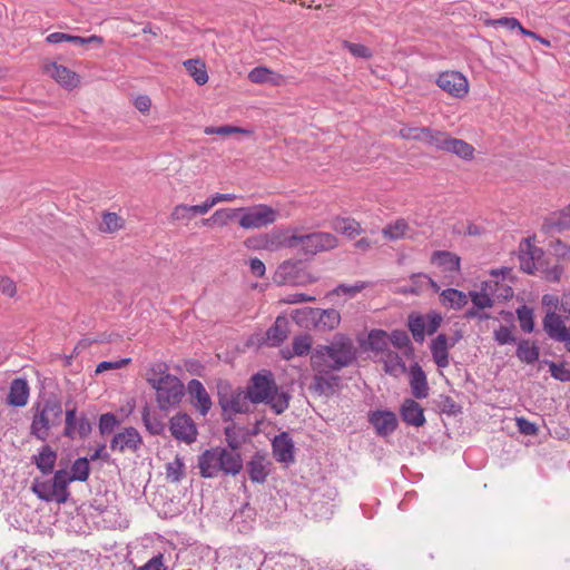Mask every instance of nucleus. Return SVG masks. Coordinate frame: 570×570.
Listing matches in <instances>:
<instances>
[{
	"mask_svg": "<svg viewBox=\"0 0 570 570\" xmlns=\"http://www.w3.org/2000/svg\"><path fill=\"white\" fill-rule=\"evenodd\" d=\"M357 350L348 336L334 335L327 345H317L312 351L311 366L314 372H337L356 360Z\"/></svg>",
	"mask_w": 570,
	"mask_h": 570,
	"instance_id": "1",
	"label": "nucleus"
},
{
	"mask_svg": "<svg viewBox=\"0 0 570 570\" xmlns=\"http://www.w3.org/2000/svg\"><path fill=\"white\" fill-rule=\"evenodd\" d=\"M246 391L252 404H267L277 415L284 413L289 406L291 394L279 390L274 374L268 370H262L252 375Z\"/></svg>",
	"mask_w": 570,
	"mask_h": 570,
	"instance_id": "2",
	"label": "nucleus"
},
{
	"mask_svg": "<svg viewBox=\"0 0 570 570\" xmlns=\"http://www.w3.org/2000/svg\"><path fill=\"white\" fill-rule=\"evenodd\" d=\"M147 382L156 390V400L161 411L179 404L184 396V384L168 373L165 363L154 364L146 373Z\"/></svg>",
	"mask_w": 570,
	"mask_h": 570,
	"instance_id": "3",
	"label": "nucleus"
},
{
	"mask_svg": "<svg viewBox=\"0 0 570 570\" xmlns=\"http://www.w3.org/2000/svg\"><path fill=\"white\" fill-rule=\"evenodd\" d=\"M199 474L212 479L219 473L236 475L243 470V459L239 452H229L228 449L215 446L205 450L198 456Z\"/></svg>",
	"mask_w": 570,
	"mask_h": 570,
	"instance_id": "4",
	"label": "nucleus"
},
{
	"mask_svg": "<svg viewBox=\"0 0 570 570\" xmlns=\"http://www.w3.org/2000/svg\"><path fill=\"white\" fill-rule=\"evenodd\" d=\"M520 268L527 274H534L538 271H544L548 281L558 282L563 272L562 267L554 265L552 268H546L544 252L534 246L530 238H524L519 247Z\"/></svg>",
	"mask_w": 570,
	"mask_h": 570,
	"instance_id": "5",
	"label": "nucleus"
},
{
	"mask_svg": "<svg viewBox=\"0 0 570 570\" xmlns=\"http://www.w3.org/2000/svg\"><path fill=\"white\" fill-rule=\"evenodd\" d=\"M295 249L304 255H316L334 249L338 245L335 235L326 232H314L304 235L295 234Z\"/></svg>",
	"mask_w": 570,
	"mask_h": 570,
	"instance_id": "6",
	"label": "nucleus"
},
{
	"mask_svg": "<svg viewBox=\"0 0 570 570\" xmlns=\"http://www.w3.org/2000/svg\"><path fill=\"white\" fill-rule=\"evenodd\" d=\"M69 483L67 470L60 469L56 471L51 480L38 483V498L58 504L65 503L70 495L68 490Z\"/></svg>",
	"mask_w": 570,
	"mask_h": 570,
	"instance_id": "7",
	"label": "nucleus"
},
{
	"mask_svg": "<svg viewBox=\"0 0 570 570\" xmlns=\"http://www.w3.org/2000/svg\"><path fill=\"white\" fill-rule=\"evenodd\" d=\"M278 210L261 204L253 207H244L238 224L244 229H259L274 224L277 220Z\"/></svg>",
	"mask_w": 570,
	"mask_h": 570,
	"instance_id": "8",
	"label": "nucleus"
},
{
	"mask_svg": "<svg viewBox=\"0 0 570 570\" xmlns=\"http://www.w3.org/2000/svg\"><path fill=\"white\" fill-rule=\"evenodd\" d=\"M62 407L59 395L51 393L45 399L41 412L38 411V439H45L52 426L61 423Z\"/></svg>",
	"mask_w": 570,
	"mask_h": 570,
	"instance_id": "9",
	"label": "nucleus"
},
{
	"mask_svg": "<svg viewBox=\"0 0 570 570\" xmlns=\"http://www.w3.org/2000/svg\"><path fill=\"white\" fill-rule=\"evenodd\" d=\"M218 403L224 413H248L252 402L246 390H232L228 384H225L218 386Z\"/></svg>",
	"mask_w": 570,
	"mask_h": 570,
	"instance_id": "10",
	"label": "nucleus"
},
{
	"mask_svg": "<svg viewBox=\"0 0 570 570\" xmlns=\"http://www.w3.org/2000/svg\"><path fill=\"white\" fill-rule=\"evenodd\" d=\"M438 86L455 98H463L469 91L466 78L458 71L442 72L436 79Z\"/></svg>",
	"mask_w": 570,
	"mask_h": 570,
	"instance_id": "11",
	"label": "nucleus"
},
{
	"mask_svg": "<svg viewBox=\"0 0 570 570\" xmlns=\"http://www.w3.org/2000/svg\"><path fill=\"white\" fill-rule=\"evenodd\" d=\"M169 430L171 435L187 444L197 438V429L193 419L186 413H178L170 419Z\"/></svg>",
	"mask_w": 570,
	"mask_h": 570,
	"instance_id": "12",
	"label": "nucleus"
},
{
	"mask_svg": "<svg viewBox=\"0 0 570 570\" xmlns=\"http://www.w3.org/2000/svg\"><path fill=\"white\" fill-rule=\"evenodd\" d=\"M272 465L268 455L264 451H257L246 464L249 480L253 483H264L269 475Z\"/></svg>",
	"mask_w": 570,
	"mask_h": 570,
	"instance_id": "13",
	"label": "nucleus"
},
{
	"mask_svg": "<svg viewBox=\"0 0 570 570\" xmlns=\"http://www.w3.org/2000/svg\"><path fill=\"white\" fill-rule=\"evenodd\" d=\"M543 331L554 342L569 341L570 328H568L561 315L553 311L547 312L542 320Z\"/></svg>",
	"mask_w": 570,
	"mask_h": 570,
	"instance_id": "14",
	"label": "nucleus"
},
{
	"mask_svg": "<svg viewBox=\"0 0 570 570\" xmlns=\"http://www.w3.org/2000/svg\"><path fill=\"white\" fill-rule=\"evenodd\" d=\"M43 71L67 90H72L80 83L79 75L62 65L56 62L46 65Z\"/></svg>",
	"mask_w": 570,
	"mask_h": 570,
	"instance_id": "15",
	"label": "nucleus"
},
{
	"mask_svg": "<svg viewBox=\"0 0 570 570\" xmlns=\"http://www.w3.org/2000/svg\"><path fill=\"white\" fill-rule=\"evenodd\" d=\"M368 422L375 429L380 436L392 434L397 428V417L394 412L389 410H376L368 414Z\"/></svg>",
	"mask_w": 570,
	"mask_h": 570,
	"instance_id": "16",
	"label": "nucleus"
},
{
	"mask_svg": "<svg viewBox=\"0 0 570 570\" xmlns=\"http://www.w3.org/2000/svg\"><path fill=\"white\" fill-rule=\"evenodd\" d=\"M142 443L141 436L135 428H126L125 431L117 433L111 442L112 451L125 452L127 450L136 452Z\"/></svg>",
	"mask_w": 570,
	"mask_h": 570,
	"instance_id": "17",
	"label": "nucleus"
},
{
	"mask_svg": "<svg viewBox=\"0 0 570 570\" xmlns=\"http://www.w3.org/2000/svg\"><path fill=\"white\" fill-rule=\"evenodd\" d=\"M272 450L277 462L289 464L295 461L294 442L287 432H282L273 439Z\"/></svg>",
	"mask_w": 570,
	"mask_h": 570,
	"instance_id": "18",
	"label": "nucleus"
},
{
	"mask_svg": "<svg viewBox=\"0 0 570 570\" xmlns=\"http://www.w3.org/2000/svg\"><path fill=\"white\" fill-rule=\"evenodd\" d=\"M400 415L407 425L420 428L425 424L423 407L413 399H405L403 401Z\"/></svg>",
	"mask_w": 570,
	"mask_h": 570,
	"instance_id": "19",
	"label": "nucleus"
},
{
	"mask_svg": "<svg viewBox=\"0 0 570 570\" xmlns=\"http://www.w3.org/2000/svg\"><path fill=\"white\" fill-rule=\"evenodd\" d=\"M338 383L340 376L332 374V372H315L308 389L318 395H330L334 393Z\"/></svg>",
	"mask_w": 570,
	"mask_h": 570,
	"instance_id": "20",
	"label": "nucleus"
},
{
	"mask_svg": "<svg viewBox=\"0 0 570 570\" xmlns=\"http://www.w3.org/2000/svg\"><path fill=\"white\" fill-rule=\"evenodd\" d=\"M46 41L48 43H52V45L60 43V42H70L78 47H85V46L91 45V43H94L96 46H101L104 43V39L100 36L92 35L90 37L85 38V37L72 36V35H68V33H63V32H53L46 38Z\"/></svg>",
	"mask_w": 570,
	"mask_h": 570,
	"instance_id": "21",
	"label": "nucleus"
},
{
	"mask_svg": "<svg viewBox=\"0 0 570 570\" xmlns=\"http://www.w3.org/2000/svg\"><path fill=\"white\" fill-rule=\"evenodd\" d=\"M188 393L194 405L199 409L203 415H206L212 407V401L203 383L196 379L189 381Z\"/></svg>",
	"mask_w": 570,
	"mask_h": 570,
	"instance_id": "22",
	"label": "nucleus"
},
{
	"mask_svg": "<svg viewBox=\"0 0 570 570\" xmlns=\"http://www.w3.org/2000/svg\"><path fill=\"white\" fill-rule=\"evenodd\" d=\"M410 386L415 399H425L429 395V385L424 371L415 363L410 368Z\"/></svg>",
	"mask_w": 570,
	"mask_h": 570,
	"instance_id": "23",
	"label": "nucleus"
},
{
	"mask_svg": "<svg viewBox=\"0 0 570 570\" xmlns=\"http://www.w3.org/2000/svg\"><path fill=\"white\" fill-rule=\"evenodd\" d=\"M431 353L434 363L441 367H448L450 364L449 360V340L445 334H439L431 343Z\"/></svg>",
	"mask_w": 570,
	"mask_h": 570,
	"instance_id": "24",
	"label": "nucleus"
},
{
	"mask_svg": "<svg viewBox=\"0 0 570 570\" xmlns=\"http://www.w3.org/2000/svg\"><path fill=\"white\" fill-rule=\"evenodd\" d=\"M289 322L285 316H278L266 332V341L271 346L281 345L288 335Z\"/></svg>",
	"mask_w": 570,
	"mask_h": 570,
	"instance_id": "25",
	"label": "nucleus"
},
{
	"mask_svg": "<svg viewBox=\"0 0 570 570\" xmlns=\"http://www.w3.org/2000/svg\"><path fill=\"white\" fill-rule=\"evenodd\" d=\"M295 234L288 236L284 232H273L264 237L263 248L274 252L279 248L295 249Z\"/></svg>",
	"mask_w": 570,
	"mask_h": 570,
	"instance_id": "26",
	"label": "nucleus"
},
{
	"mask_svg": "<svg viewBox=\"0 0 570 570\" xmlns=\"http://www.w3.org/2000/svg\"><path fill=\"white\" fill-rule=\"evenodd\" d=\"M468 294L456 288H446L440 293V303L446 308L459 311L468 304Z\"/></svg>",
	"mask_w": 570,
	"mask_h": 570,
	"instance_id": "27",
	"label": "nucleus"
},
{
	"mask_svg": "<svg viewBox=\"0 0 570 570\" xmlns=\"http://www.w3.org/2000/svg\"><path fill=\"white\" fill-rule=\"evenodd\" d=\"M29 396V386L22 379H16L12 381L10 391L8 394V403L12 406L26 405Z\"/></svg>",
	"mask_w": 570,
	"mask_h": 570,
	"instance_id": "28",
	"label": "nucleus"
},
{
	"mask_svg": "<svg viewBox=\"0 0 570 570\" xmlns=\"http://www.w3.org/2000/svg\"><path fill=\"white\" fill-rule=\"evenodd\" d=\"M432 263L442 267L444 272L454 273L460 271V257L448 250L434 252Z\"/></svg>",
	"mask_w": 570,
	"mask_h": 570,
	"instance_id": "29",
	"label": "nucleus"
},
{
	"mask_svg": "<svg viewBox=\"0 0 570 570\" xmlns=\"http://www.w3.org/2000/svg\"><path fill=\"white\" fill-rule=\"evenodd\" d=\"M332 228L342 235L354 238L362 232L361 225L353 218L335 217L331 223Z\"/></svg>",
	"mask_w": 570,
	"mask_h": 570,
	"instance_id": "30",
	"label": "nucleus"
},
{
	"mask_svg": "<svg viewBox=\"0 0 570 570\" xmlns=\"http://www.w3.org/2000/svg\"><path fill=\"white\" fill-rule=\"evenodd\" d=\"M298 262L285 261L278 266L275 273V282L278 284L295 283L298 274Z\"/></svg>",
	"mask_w": 570,
	"mask_h": 570,
	"instance_id": "31",
	"label": "nucleus"
},
{
	"mask_svg": "<svg viewBox=\"0 0 570 570\" xmlns=\"http://www.w3.org/2000/svg\"><path fill=\"white\" fill-rule=\"evenodd\" d=\"M183 65L197 85L203 86L208 81L206 65L200 59H188Z\"/></svg>",
	"mask_w": 570,
	"mask_h": 570,
	"instance_id": "32",
	"label": "nucleus"
},
{
	"mask_svg": "<svg viewBox=\"0 0 570 570\" xmlns=\"http://www.w3.org/2000/svg\"><path fill=\"white\" fill-rule=\"evenodd\" d=\"M515 355L521 362L533 364L539 360L540 352L534 342L531 343L529 340H521L518 344Z\"/></svg>",
	"mask_w": 570,
	"mask_h": 570,
	"instance_id": "33",
	"label": "nucleus"
},
{
	"mask_svg": "<svg viewBox=\"0 0 570 570\" xmlns=\"http://www.w3.org/2000/svg\"><path fill=\"white\" fill-rule=\"evenodd\" d=\"M445 151L452 153L462 159H471L473 157L474 148L466 141L450 136Z\"/></svg>",
	"mask_w": 570,
	"mask_h": 570,
	"instance_id": "34",
	"label": "nucleus"
},
{
	"mask_svg": "<svg viewBox=\"0 0 570 570\" xmlns=\"http://www.w3.org/2000/svg\"><path fill=\"white\" fill-rule=\"evenodd\" d=\"M90 474L89 460L87 458L77 459L71 465V473L67 472V479L69 482L80 481L85 482L88 480Z\"/></svg>",
	"mask_w": 570,
	"mask_h": 570,
	"instance_id": "35",
	"label": "nucleus"
},
{
	"mask_svg": "<svg viewBox=\"0 0 570 570\" xmlns=\"http://www.w3.org/2000/svg\"><path fill=\"white\" fill-rule=\"evenodd\" d=\"M543 229L547 232L570 229V206L561 210L557 217L547 218L543 223Z\"/></svg>",
	"mask_w": 570,
	"mask_h": 570,
	"instance_id": "36",
	"label": "nucleus"
},
{
	"mask_svg": "<svg viewBox=\"0 0 570 570\" xmlns=\"http://www.w3.org/2000/svg\"><path fill=\"white\" fill-rule=\"evenodd\" d=\"M57 461V452L49 445H45L38 453V470L42 473H51Z\"/></svg>",
	"mask_w": 570,
	"mask_h": 570,
	"instance_id": "37",
	"label": "nucleus"
},
{
	"mask_svg": "<svg viewBox=\"0 0 570 570\" xmlns=\"http://www.w3.org/2000/svg\"><path fill=\"white\" fill-rule=\"evenodd\" d=\"M450 135L428 127L423 142L439 150L445 151Z\"/></svg>",
	"mask_w": 570,
	"mask_h": 570,
	"instance_id": "38",
	"label": "nucleus"
},
{
	"mask_svg": "<svg viewBox=\"0 0 570 570\" xmlns=\"http://www.w3.org/2000/svg\"><path fill=\"white\" fill-rule=\"evenodd\" d=\"M317 316V324L327 330L335 328L341 321L340 312L334 308L317 309L315 312Z\"/></svg>",
	"mask_w": 570,
	"mask_h": 570,
	"instance_id": "39",
	"label": "nucleus"
},
{
	"mask_svg": "<svg viewBox=\"0 0 570 570\" xmlns=\"http://www.w3.org/2000/svg\"><path fill=\"white\" fill-rule=\"evenodd\" d=\"M426 321L422 315H410L409 316V330L415 342L422 343L425 338Z\"/></svg>",
	"mask_w": 570,
	"mask_h": 570,
	"instance_id": "40",
	"label": "nucleus"
},
{
	"mask_svg": "<svg viewBox=\"0 0 570 570\" xmlns=\"http://www.w3.org/2000/svg\"><path fill=\"white\" fill-rule=\"evenodd\" d=\"M368 347L372 351L384 352L389 346L387 333L383 330H372L367 336Z\"/></svg>",
	"mask_w": 570,
	"mask_h": 570,
	"instance_id": "41",
	"label": "nucleus"
},
{
	"mask_svg": "<svg viewBox=\"0 0 570 570\" xmlns=\"http://www.w3.org/2000/svg\"><path fill=\"white\" fill-rule=\"evenodd\" d=\"M242 210H244V207L218 209L210 216V219L213 224H217L223 227L226 226L230 220L239 217Z\"/></svg>",
	"mask_w": 570,
	"mask_h": 570,
	"instance_id": "42",
	"label": "nucleus"
},
{
	"mask_svg": "<svg viewBox=\"0 0 570 570\" xmlns=\"http://www.w3.org/2000/svg\"><path fill=\"white\" fill-rule=\"evenodd\" d=\"M409 230V225L404 219H397L395 223L387 225L383 228L382 233L385 238L396 240L405 237Z\"/></svg>",
	"mask_w": 570,
	"mask_h": 570,
	"instance_id": "43",
	"label": "nucleus"
},
{
	"mask_svg": "<svg viewBox=\"0 0 570 570\" xmlns=\"http://www.w3.org/2000/svg\"><path fill=\"white\" fill-rule=\"evenodd\" d=\"M517 316L523 332L531 333L534 330L533 309L531 307L521 305L517 308Z\"/></svg>",
	"mask_w": 570,
	"mask_h": 570,
	"instance_id": "44",
	"label": "nucleus"
},
{
	"mask_svg": "<svg viewBox=\"0 0 570 570\" xmlns=\"http://www.w3.org/2000/svg\"><path fill=\"white\" fill-rule=\"evenodd\" d=\"M248 79L254 83H276V75L266 67H256L248 73Z\"/></svg>",
	"mask_w": 570,
	"mask_h": 570,
	"instance_id": "45",
	"label": "nucleus"
},
{
	"mask_svg": "<svg viewBox=\"0 0 570 570\" xmlns=\"http://www.w3.org/2000/svg\"><path fill=\"white\" fill-rule=\"evenodd\" d=\"M142 422L153 435H159L164 431V423L155 415L150 414L148 406H145L141 413Z\"/></svg>",
	"mask_w": 570,
	"mask_h": 570,
	"instance_id": "46",
	"label": "nucleus"
},
{
	"mask_svg": "<svg viewBox=\"0 0 570 570\" xmlns=\"http://www.w3.org/2000/svg\"><path fill=\"white\" fill-rule=\"evenodd\" d=\"M185 464L179 456L166 464V478L173 483L179 482L184 476Z\"/></svg>",
	"mask_w": 570,
	"mask_h": 570,
	"instance_id": "47",
	"label": "nucleus"
},
{
	"mask_svg": "<svg viewBox=\"0 0 570 570\" xmlns=\"http://www.w3.org/2000/svg\"><path fill=\"white\" fill-rule=\"evenodd\" d=\"M124 219L116 213H105L100 230L105 233H115L122 228Z\"/></svg>",
	"mask_w": 570,
	"mask_h": 570,
	"instance_id": "48",
	"label": "nucleus"
},
{
	"mask_svg": "<svg viewBox=\"0 0 570 570\" xmlns=\"http://www.w3.org/2000/svg\"><path fill=\"white\" fill-rule=\"evenodd\" d=\"M225 439L229 448V452H238L244 441V438L238 434L237 429L234 425L225 428Z\"/></svg>",
	"mask_w": 570,
	"mask_h": 570,
	"instance_id": "49",
	"label": "nucleus"
},
{
	"mask_svg": "<svg viewBox=\"0 0 570 570\" xmlns=\"http://www.w3.org/2000/svg\"><path fill=\"white\" fill-rule=\"evenodd\" d=\"M204 132L206 135H220V136H228L232 134H244V135L252 134L250 130H247V129H244L240 127H236V126H230V125H225V126H220V127H206L204 129Z\"/></svg>",
	"mask_w": 570,
	"mask_h": 570,
	"instance_id": "50",
	"label": "nucleus"
},
{
	"mask_svg": "<svg viewBox=\"0 0 570 570\" xmlns=\"http://www.w3.org/2000/svg\"><path fill=\"white\" fill-rule=\"evenodd\" d=\"M342 47L350 51V53L356 58L370 59L373 53L370 48L361 43H354L347 40L342 42Z\"/></svg>",
	"mask_w": 570,
	"mask_h": 570,
	"instance_id": "51",
	"label": "nucleus"
},
{
	"mask_svg": "<svg viewBox=\"0 0 570 570\" xmlns=\"http://www.w3.org/2000/svg\"><path fill=\"white\" fill-rule=\"evenodd\" d=\"M312 338L308 335L297 336L293 341V352L297 356L312 354Z\"/></svg>",
	"mask_w": 570,
	"mask_h": 570,
	"instance_id": "52",
	"label": "nucleus"
},
{
	"mask_svg": "<svg viewBox=\"0 0 570 570\" xmlns=\"http://www.w3.org/2000/svg\"><path fill=\"white\" fill-rule=\"evenodd\" d=\"M193 209H194V207H191L189 205H184V204L177 205L174 207V209L170 214V219L173 222L190 220L197 215V213H194Z\"/></svg>",
	"mask_w": 570,
	"mask_h": 570,
	"instance_id": "53",
	"label": "nucleus"
},
{
	"mask_svg": "<svg viewBox=\"0 0 570 570\" xmlns=\"http://www.w3.org/2000/svg\"><path fill=\"white\" fill-rule=\"evenodd\" d=\"M428 127H402L399 131L401 138L406 140H424L425 132Z\"/></svg>",
	"mask_w": 570,
	"mask_h": 570,
	"instance_id": "54",
	"label": "nucleus"
},
{
	"mask_svg": "<svg viewBox=\"0 0 570 570\" xmlns=\"http://www.w3.org/2000/svg\"><path fill=\"white\" fill-rule=\"evenodd\" d=\"M546 363L549 365V370L553 379L561 382H570V370L567 368L564 364H557L548 361H546Z\"/></svg>",
	"mask_w": 570,
	"mask_h": 570,
	"instance_id": "55",
	"label": "nucleus"
},
{
	"mask_svg": "<svg viewBox=\"0 0 570 570\" xmlns=\"http://www.w3.org/2000/svg\"><path fill=\"white\" fill-rule=\"evenodd\" d=\"M468 296L471 298L474 307L478 309L492 307L493 301L487 293L469 292Z\"/></svg>",
	"mask_w": 570,
	"mask_h": 570,
	"instance_id": "56",
	"label": "nucleus"
},
{
	"mask_svg": "<svg viewBox=\"0 0 570 570\" xmlns=\"http://www.w3.org/2000/svg\"><path fill=\"white\" fill-rule=\"evenodd\" d=\"M494 340L500 345L512 344L517 342L515 336L512 334L511 330L507 326L500 325L499 328L494 331Z\"/></svg>",
	"mask_w": 570,
	"mask_h": 570,
	"instance_id": "57",
	"label": "nucleus"
},
{
	"mask_svg": "<svg viewBox=\"0 0 570 570\" xmlns=\"http://www.w3.org/2000/svg\"><path fill=\"white\" fill-rule=\"evenodd\" d=\"M118 423V420L112 413H105L99 420V431L102 435L111 433Z\"/></svg>",
	"mask_w": 570,
	"mask_h": 570,
	"instance_id": "58",
	"label": "nucleus"
},
{
	"mask_svg": "<svg viewBox=\"0 0 570 570\" xmlns=\"http://www.w3.org/2000/svg\"><path fill=\"white\" fill-rule=\"evenodd\" d=\"M77 420L78 417L76 416V409H70L66 411V426L63 431L65 436L75 439Z\"/></svg>",
	"mask_w": 570,
	"mask_h": 570,
	"instance_id": "59",
	"label": "nucleus"
},
{
	"mask_svg": "<svg viewBox=\"0 0 570 570\" xmlns=\"http://www.w3.org/2000/svg\"><path fill=\"white\" fill-rule=\"evenodd\" d=\"M389 341L395 346L396 348H404L410 346L411 341L405 331L402 330H395L391 333Z\"/></svg>",
	"mask_w": 570,
	"mask_h": 570,
	"instance_id": "60",
	"label": "nucleus"
},
{
	"mask_svg": "<svg viewBox=\"0 0 570 570\" xmlns=\"http://www.w3.org/2000/svg\"><path fill=\"white\" fill-rule=\"evenodd\" d=\"M364 288H365V284L363 282H357L354 285L340 284L338 286L335 287V289L333 291V294H336V295L345 294V295H348L350 297H353L357 293L363 291Z\"/></svg>",
	"mask_w": 570,
	"mask_h": 570,
	"instance_id": "61",
	"label": "nucleus"
},
{
	"mask_svg": "<svg viewBox=\"0 0 570 570\" xmlns=\"http://www.w3.org/2000/svg\"><path fill=\"white\" fill-rule=\"evenodd\" d=\"M551 250L554 256L561 259H570V246L561 239H554L550 243Z\"/></svg>",
	"mask_w": 570,
	"mask_h": 570,
	"instance_id": "62",
	"label": "nucleus"
},
{
	"mask_svg": "<svg viewBox=\"0 0 570 570\" xmlns=\"http://www.w3.org/2000/svg\"><path fill=\"white\" fill-rule=\"evenodd\" d=\"M92 431V424L86 415H80L76 423V435L86 439Z\"/></svg>",
	"mask_w": 570,
	"mask_h": 570,
	"instance_id": "63",
	"label": "nucleus"
},
{
	"mask_svg": "<svg viewBox=\"0 0 570 570\" xmlns=\"http://www.w3.org/2000/svg\"><path fill=\"white\" fill-rule=\"evenodd\" d=\"M136 570H167V567L164 564V554H156L148 562L141 567H138Z\"/></svg>",
	"mask_w": 570,
	"mask_h": 570,
	"instance_id": "64",
	"label": "nucleus"
}]
</instances>
